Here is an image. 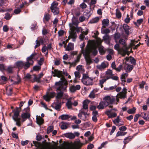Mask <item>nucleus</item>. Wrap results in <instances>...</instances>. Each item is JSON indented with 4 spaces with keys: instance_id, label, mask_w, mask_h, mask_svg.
Listing matches in <instances>:
<instances>
[{
    "instance_id": "55",
    "label": "nucleus",
    "mask_w": 149,
    "mask_h": 149,
    "mask_svg": "<svg viewBox=\"0 0 149 149\" xmlns=\"http://www.w3.org/2000/svg\"><path fill=\"white\" fill-rule=\"evenodd\" d=\"M133 2V0H122V2L124 4H125L127 3H132Z\"/></svg>"
},
{
    "instance_id": "12",
    "label": "nucleus",
    "mask_w": 149,
    "mask_h": 149,
    "mask_svg": "<svg viewBox=\"0 0 149 149\" xmlns=\"http://www.w3.org/2000/svg\"><path fill=\"white\" fill-rule=\"evenodd\" d=\"M58 3L56 1H54L52 3L50 9L54 15L58 14L59 13V9L57 7Z\"/></svg>"
},
{
    "instance_id": "43",
    "label": "nucleus",
    "mask_w": 149,
    "mask_h": 149,
    "mask_svg": "<svg viewBox=\"0 0 149 149\" xmlns=\"http://www.w3.org/2000/svg\"><path fill=\"white\" fill-rule=\"evenodd\" d=\"M43 74L42 72L40 73L38 77H36V76H34V79L36 81H38L40 80V79L43 76Z\"/></svg>"
},
{
    "instance_id": "24",
    "label": "nucleus",
    "mask_w": 149,
    "mask_h": 149,
    "mask_svg": "<svg viewBox=\"0 0 149 149\" xmlns=\"http://www.w3.org/2000/svg\"><path fill=\"white\" fill-rule=\"evenodd\" d=\"M123 28L125 31V33L127 35H129L130 29L127 24H124L123 26Z\"/></svg>"
},
{
    "instance_id": "48",
    "label": "nucleus",
    "mask_w": 149,
    "mask_h": 149,
    "mask_svg": "<svg viewBox=\"0 0 149 149\" xmlns=\"http://www.w3.org/2000/svg\"><path fill=\"white\" fill-rule=\"evenodd\" d=\"M99 51L101 54H103L105 53V51L102 47H99Z\"/></svg>"
},
{
    "instance_id": "62",
    "label": "nucleus",
    "mask_w": 149,
    "mask_h": 149,
    "mask_svg": "<svg viewBox=\"0 0 149 149\" xmlns=\"http://www.w3.org/2000/svg\"><path fill=\"white\" fill-rule=\"evenodd\" d=\"M9 29V28L6 25H5L3 26V30L4 32H7L8 31Z\"/></svg>"
},
{
    "instance_id": "27",
    "label": "nucleus",
    "mask_w": 149,
    "mask_h": 149,
    "mask_svg": "<svg viewBox=\"0 0 149 149\" xmlns=\"http://www.w3.org/2000/svg\"><path fill=\"white\" fill-rule=\"evenodd\" d=\"M74 44L73 43L70 42L68 43L65 50L68 51H70L74 49Z\"/></svg>"
},
{
    "instance_id": "52",
    "label": "nucleus",
    "mask_w": 149,
    "mask_h": 149,
    "mask_svg": "<svg viewBox=\"0 0 149 149\" xmlns=\"http://www.w3.org/2000/svg\"><path fill=\"white\" fill-rule=\"evenodd\" d=\"M131 140V138L129 137H127L124 139L123 141L124 144H126L128 143Z\"/></svg>"
},
{
    "instance_id": "31",
    "label": "nucleus",
    "mask_w": 149,
    "mask_h": 149,
    "mask_svg": "<svg viewBox=\"0 0 149 149\" xmlns=\"http://www.w3.org/2000/svg\"><path fill=\"white\" fill-rule=\"evenodd\" d=\"M99 17H96L91 19L89 22V23L91 24L97 23L99 21Z\"/></svg>"
},
{
    "instance_id": "59",
    "label": "nucleus",
    "mask_w": 149,
    "mask_h": 149,
    "mask_svg": "<svg viewBox=\"0 0 149 149\" xmlns=\"http://www.w3.org/2000/svg\"><path fill=\"white\" fill-rule=\"evenodd\" d=\"M70 90L71 92L72 93L74 92L76 90L75 88V86L73 85L70 88Z\"/></svg>"
},
{
    "instance_id": "51",
    "label": "nucleus",
    "mask_w": 149,
    "mask_h": 149,
    "mask_svg": "<svg viewBox=\"0 0 149 149\" xmlns=\"http://www.w3.org/2000/svg\"><path fill=\"white\" fill-rule=\"evenodd\" d=\"M79 60L80 59L77 57L76 59L75 60L74 62H72L71 64V65H72L74 66L76 65V63L79 61Z\"/></svg>"
},
{
    "instance_id": "42",
    "label": "nucleus",
    "mask_w": 149,
    "mask_h": 149,
    "mask_svg": "<svg viewBox=\"0 0 149 149\" xmlns=\"http://www.w3.org/2000/svg\"><path fill=\"white\" fill-rule=\"evenodd\" d=\"M141 114L143 118L144 119L147 120L149 119V116H148V114L147 113H141Z\"/></svg>"
},
{
    "instance_id": "19",
    "label": "nucleus",
    "mask_w": 149,
    "mask_h": 149,
    "mask_svg": "<svg viewBox=\"0 0 149 149\" xmlns=\"http://www.w3.org/2000/svg\"><path fill=\"white\" fill-rule=\"evenodd\" d=\"M51 17V15L50 14L45 13L44 15V17L43 18V22L45 23V22H48L50 20Z\"/></svg>"
},
{
    "instance_id": "38",
    "label": "nucleus",
    "mask_w": 149,
    "mask_h": 149,
    "mask_svg": "<svg viewBox=\"0 0 149 149\" xmlns=\"http://www.w3.org/2000/svg\"><path fill=\"white\" fill-rule=\"evenodd\" d=\"M42 53H45L46 55L48 54V50L47 48V47L45 45L43 46L42 49Z\"/></svg>"
},
{
    "instance_id": "53",
    "label": "nucleus",
    "mask_w": 149,
    "mask_h": 149,
    "mask_svg": "<svg viewBox=\"0 0 149 149\" xmlns=\"http://www.w3.org/2000/svg\"><path fill=\"white\" fill-rule=\"evenodd\" d=\"M11 16L9 13H6L5 14L4 18L6 20H8L10 18Z\"/></svg>"
},
{
    "instance_id": "3",
    "label": "nucleus",
    "mask_w": 149,
    "mask_h": 149,
    "mask_svg": "<svg viewBox=\"0 0 149 149\" xmlns=\"http://www.w3.org/2000/svg\"><path fill=\"white\" fill-rule=\"evenodd\" d=\"M85 46V43L83 42L80 45V48H81V52L84 56L85 59L87 63H91L92 62V60L90 57L91 53L94 56L96 55L97 53L96 47L95 45L93 44H91L90 45L86 47L85 49H83V48Z\"/></svg>"
},
{
    "instance_id": "9",
    "label": "nucleus",
    "mask_w": 149,
    "mask_h": 149,
    "mask_svg": "<svg viewBox=\"0 0 149 149\" xmlns=\"http://www.w3.org/2000/svg\"><path fill=\"white\" fill-rule=\"evenodd\" d=\"M78 104V102L74 100V98L70 97L67 100L66 105L68 109H72V105L74 107L77 106Z\"/></svg>"
},
{
    "instance_id": "15",
    "label": "nucleus",
    "mask_w": 149,
    "mask_h": 149,
    "mask_svg": "<svg viewBox=\"0 0 149 149\" xmlns=\"http://www.w3.org/2000/svg\"><path fill=\"white\" fill-rule=\"evenodd\" d=\"M112 110V109H111L109 110H107L105 112V114L109 118H115L117 116V113L115 112H113Z\"/></svg>"
},
{
    "instance_id": "41",
    "label": "nucleus",
    "mask_w": 149,
    "mask_h": 149,
    "mask_svg": "<svg viewBox=\"0 0 149 149\" xmlns=\"http://www.w3.org/2000/svg\"><path fill=\"white\" fill-rule=\"evenodd\" d=\"M136 108L134 107L131 109H129L127 111V113L129 114H132L135 113L136 110Z\"/></svg>"
},
{
    "instance_id": "64",
    "label": "nucleus",
    "mask_w": 149,
    "mask_h": 149,
    "mask_svg": "<svg viewBox=\"0 0 149 149\" xmlns=\"http://www.w3.org/2000/svg\"><path fill=\"white\" fill-rule=\"evenodd\" d=\"M123 67V65L122 64H120L119 66L116 68V70L118 72H120L122 69Z\"/></svg>"
},
{
    "instance_id": "58",
    "label": "nucleus",
    "mask_w": 149,
    "mask_h": 149,
    "mask_svg": "<svg viewBox=\"0 0 149 149\" xmlns=\"http://www.w3.org/2000/svg\"><path fill=\"white\" fill-rule=\"evenodd\" d=\"M89 97L90 98L94 99L95 97V94L91 91L89 95Z\"/></svg>"
},
{
    "instance_id": "54",
    "label": "nucleus",
    "mask_w": 149,
    "mask_h": 149,
    "mask_svg": "<svg viewBox=\"0 0 149 149\" xmlns=\"http://www.w3.org/2000/svg\"><path fill=\"white\" fill-rule=\"evenodd\" d=\"M114 48L115 49L118 51L120 53V50L121 48H120V45L116 43L114 46Z\"/></svg>"
},
{
    "instance_id": "50",
    "label": "nucleus",
    "mask_w": 149,
    "mask_h": 149,
    "mask_svg": "<svg viewBox=\"0 0 149 149\" xmlns=\"http://www.w3.org/2000/svg\"><path fill=\"white\" fill-rule=\"evenodd\" d=\"M13 68L9 66L6 69V70L8 73H11L13 72Z\"/></svg>"
},
{
    "instance_id": "37",
    "label": "nucleus",
    "mask_w": 149,
    "mask_h": 149,
    "mask_svg": "<svg viewBox=\"0 0 149 149\" xmlns=\"http://www.w3.org/2000/svg\"><path fill=\"white\" fill-rule=\"evenodd\" d=\"M107 80H108V79H107V78H106L104 79H102L99 80V85L102 88L103 87V84L105 82H106Z\"/></svg>"
},
{
    "instance_id": "2",
    "label": "nucleus",
    "mask_w": 149,
    "mask_h": 149,
    "mask_svg": "<svg viewBox=\"0 0 149 149\" xmlns=\"http://www.w3.org/2000/svg\"><path fill=\"white\" fill-rule=\"evenodd\" d=\"M34 146L38 147H41L43 149H80L83 144L79 142L75 147H70L69 143L65 142L59 146H55L50 143L45 141H43L42 143L38 142L36 141H33Z\"/></svg>"
},
{
    "instance_id": "49",
    "label": "nucleus",
    "mask_w": 149,
    "mask_h": 149,
    "mask_svg": "<svg viewBox=\"0 0 149 149\" xmlns=\"http://www.w3.org/2000/svg\"><path fill=\"white\" fill-rule=\"evenodd\" d=\"M110 32V30L108 29H103L102 31V32L103 34H107L109 33Z\"/></svg>"
},
{
    "instance_id": "39",
    "label": "nucleus",
    "mask_w": 149,
    "mask_h": 149,
    "mask_svg": "<svg viewBox=\"0 0 149 149\" xmlns=\"http://www.w3.org/2000/svg\"><path fill=\"white\" fill-rule=\"evenodd\" d=\"M57 104L55 105L54 108L56 110H58L61 108L62 104L61 102H59V101L57 102Z\"/></svg>"
},
{
    "instance_id": "13",
    "label": "nucleus",
    "mask_w": 149,
    "mask_h": 149,
    "mask_svg": "<svg viewBox=\"0 0 149 149\" xmlns=\"http://www.w3.org/2000/svg\"><path fill=\"white\" fill-rule=\"evenodd\" d=\"M127 89L125 87H124L123 89L121 92H119L117 96L118 98H120L125 99L127 96Z\"/></svg>"
},
{
    "instance_id": "56",
    "label": "nucleus",
    "mask_w": 149,
    "mask_h": 149,
    "mask_svg": "<svg viewBox=\"0 0 149 149\" xmlns=\"http://www.w3.org/2000/svg\"><path fill=\"white\" fill-rule=\"evenodd\" d=\"M17 81H13L12 79H11V81H12L14 82L13 83V84H17L19 83L21 81L20 79L18 76H17Z\"/></svg>"
},
{
    "instance_id": "25",
    "label": "nucleus",
    "mask_w": 149,
    "mask_h": 149,
    "mask_svg": "<svg viewBox=\"0 0 149 149\" xmlns=\"http://www.w3.org/2000/svg\"><path fill=\"white\" fill-rule=\"evenodd\" d=\"M125 59L126 60V62L129 61L131 63L133 64L134 65L136 64V60L133 57L131 56H130L128 57H126L125 58Z\"/></svg>"
},
{
    "instance_id": "7",
    "label": "nucleus",
    "mask_w": 149,
    "mask_h": 149,
    "mask_svg": "<svg viewBox=\"0 0 149 149\" xmlns=\"http://www.w3.org/2000/svg\"><path fill=\"white\" fill-rule=\"evenodd\" d=\"M70 31H69V36H68V39L66 40V42L68 41V40L71 38H72V41H75V39L77 37V35L76 32L75 31V27L74 26L71 25L70 24Z\"/></svg>"
},
{
    "instance_id": "35",
    "label": "nucleus",
    "mask_w": 149,
    "mask_h": 149,
    "mask_svg": "<svg viewBox=\"0 0 149 149\" xmlns=\"http://www.w3.org/2000/svg\"><path fill=\"white\" fill-rule=\"evenodd\" d=\"M143 19L141 18L139 19H137L136 22H134V24L137 27L139 26L143 22Z\"/></svg>"
},
{
    "instance_id": "57",
    "label": "nucleus",
    "mask_w": 149,
    "mask_h": 149,
    "mask_svg": "<svg viewBox=\"0 0 149 149\" xmlns=\"http://www.w3.org/2000/svg\"><path fill=\"white\" fill-rule=\"evenodd\" d=\"M103 38L104 40L109 41L110 37L108 35L106 34L103 37Z\"/></svg>"
},
{
    "instance_id": "18",
    "label": "nucleus",
    "mask_w": 149,
    "mask_h": 149,
    "mask_svg": "<svg viewBox=\"0 0 149 149\" xmlns=\"http://www.w3.org/2000/svg\"><path fill=\"white\" fill-rule=\"evenodd\" d=\"M72 23L69 24V26H70V24H71V25H74L77 26L79 24V22L77 19L74 17H73L72 19Z\"/></svg>"
},
{
    "instance_id": "61",
    "label": "nucleus",
    "mask_w": 149,
    "mask_h": 149,
    "mask_svg": "<svg viewBox=\"0 0 149 149\" xmlns=\"http://www.w3.org/2000/svg\"><path fill=\"white\" fill-rule=\"evenodd\" d=\"M41 69V67L40 66L36 65L34 66L33 68V69L35 71H38L40 70Z\"/></svg>"
},
{
    "instance_id": "1",
    "label": "nucleus",
    "mask_w": 149,
    "mask_h": 149,
    "mask_svg": "<svg viewBox=\"0 0 149 149\" xmlns=\"http://www.w3.org/2000/svg\"><path fill=\"white\" fill-rule=\"evenodd\" d=\"M52 75L54 77H57L58 78L61 77L60 81L56 82L55 83V88L56 91H59L56 97L57 102H58L59 99H61L63 97V93L62 91H65L67 87V82L66 79L63 77L61 71L55 69L54 71H52Z\"/></svg>"
},
{
    "instance_id": "44",
    "label": "nucleus",
    "mask_w": 149,
    "mask_h": 149,
    "mask_svg": "<svg viewBox=\"0 0 149 149\" xmlns=\"http://www.w3.org/2000/svg\"><path fill=\"white\" fill-rule=\"evenodd\" d=\"M17 48V46L16 47H15L13 44H8L7 46V49H14Z\"/></svg>"
},
{
    "instance_id": "34",
    "label": "nucleus",
    "mask_w": 149,
    "mask_h": 149,
    "mask_svg": "<svg viewBox=\"0 0 149 149\" xmlns=\"http://www.w3.org/2000/svg\"><path fill=\"white\" fill-rule=\"evenodd\" d=\"M134 68V66L132 65H128L125 70H126L127 72H131Z\"/></svg>"
},
{
    "instance_id": "11",
    "label": "nucleus",
    "mask_w": 149,
    "mask_h": 149,
    "mask_svg": "<svg viewBox=\"0 0 149 149\" xmlns=\"http://www.w3.org/2000/svg\"><path fill=\"white\" fill-rule=\"evenodd\" d=\"M78 116L79 118L84 121L87 120L88 119L89 114L87 112H85L82 109H81L79 111Z\"/></svg>"
},
{
    "instance_id": "40",
    "label": "nucleus",
    "mask_w": 149,
    "mask_h": 149,
    "mask_svg": "<svg viewBox=\"0 0 149 149\" xmlns=\"http://www.w3.org/2000/svg\"><path fill=\"white\" fill-rule=\"evenodd\" d=\"M24 62L22 61H19L17 62L16 63V65L19 68H23Z\"/></svg>"
},
{
    "instance_id": "26",
    "label": "nucleus",
    "mask_w": 149,
    "mask_h": 149,
    "mask_svg": "<svg viewBox=\"0 0 149 149\" xmlns=\"http://www.w3.org/2000/svg\"><path fill=\"white\" fill-rule=\"evenodd\" d=\"M106 75H107L106 78L107 79H111V77L113 76V74L111 70L109 69L106 72Z\"/></svg>"
},
{
    "instance_id": "32",
    "label": "nucleus",
    "mask_w": 149,
    "mask_h": 149,
    "mask_svg": "<svg viewBox=\"0 0 149 149\" xmlns=\"http://www.w3.org/2000/svg\"><path fill=\"white\" fill-rule=\"evenodd\" d=\"M65 137L70 139H73L75 137L74 134L72 133H69L65 134Z\"/></svg>"
},
{
    "instance_id": "28",
    "label": "nucleus",
    "mask_w": 149,
    "mask_h": 149,
    "mask_svg": "<svg viewBox=\"0 0 149 149\" xmlns=\"http://www.w3.org/2000/svg\"><path fill=\"white\" fill-rule=\"evenodd\" d=\"M128 76V74L127 73H124L121 75L120 79L123 83H125L126 81V78Z\"/></svg>"
},
{
    "instance_id": "5",
    "label": "nucleus",
    "mask_w": 149,
    "mask_h": 149,
    "mask_svg": "<svg viewBox=\"0 0 149 149\" xmlns=\"http://www.w3.org/2000/svg\"><path fill=\"white\" fill-rule=\"evenodd\" d=\"M119 42L123 46L122 47L120 50V54L123 56H125L128 53V49L125 41L123 39H120L119 41Z\"/></svg>"
},
{
    "instance_id": "63",
    "label": "nucleus",
    "mask_w": 149,
    "mask_h": 149,
    "mask_svg": "<svg viewBox=\"0 0 149 149\" xmlns=\"http://www.w3.org/2000/svg\"><path fill=\"white\" fill-rule=\"evenodd\" d=\"M44 61V59L43 58H41L38 61V64L40 66L42 64L43 62Z\"/></svg>"
},
{
    "instance_id": "10",
    "label": "nucleus",
    "mask_w": 149,
    "mask_h": 149,
    "mask_svg": "<svg viewBox=\"0 0 149 149\" xmlns=\"http://www.w3.org/2000/svg\"><path fill=\"white\" fill-rule=\"evenodd\" d=\"M21 117L22 118L21 124L22 123L25 121L27 119L30 117V112L29 109L26 108L24 110V112L21 114Z\"/></svg>"
},
{
    "instance_id": "16",
    "label": "nucleus",
    "mask_w": 149,
    "mask_h": 149,
    "mask_svg": "<svg viewBox=\"0 0 149 149\" xmlns=\"http://www.w3.org/2000/svg\"><path fill=\"white\" fill-rule=\"evenodd\" d=\"M108 65L109 64L107 62L104 61L102 62L100 65H97L96 67L98 70H102L107 67Z\"/></svg>"
},
{
    "instance_id": "23",
    "label": "nucleus",
    "mask_w": 149,
    "mask_h": 149,
    "mask_svg": "<svg viewBox=\"0 0 149 149\" xmlns=\"http://www.w3.org/2000/svg\"><path fill=\"white\" fill-rule=\"evenodd\" d=\"M113 123L117 126H119L123 125V124L121 123L122 122L121 120L120 119L119 116H118L116 118L113 120Z\"/></svg>"
},
{
    "instance_id": "33",
    "label": "nucleus",
    "mask_w": 149,
    "mask_h": 149,
    "mask_svg": "<svg viewBox=\"0 0 149 149\" xmlns=\"http://www.w3.org/2000/svg\"><path fill=\"white\" fill-rule=\"evenodd\" d=\"M36 121L38 124L41 125L43 124V120L39 116V117L36 118Z\"/></svg>"
},
{
    "instance_id": "36",
    "label": "nucleus",
    "mask_w": 149,
    "mask_h": 149,
    "mask_svg": "<svg viewBox=\"0 0 149 149\" xmlns=\"http://www.w3.org/2000/svg\"><path fill=\"white\" fill-rule=\"evenodd\" d=\"M0 80L3 84H5L8 80L7 78L4 76H1Z\"/></svg>"
},
{
    "instance_id": "6",
    "label": "nucleus",
    "mask_w": 149,
    "mask_h": 149,
    "mask_svg": "<svg viewBox=\"0 0 149 149\" xmlns=\"http://www.w3.org/2000/svg\"><path fill=\"white\" fill-rule=\"evenodd\" d=\"M36 54V53H33L29 57L27 58V62L24 63L23 65V68H24L27 69L29 67L30 65H32L33 64V60L35 58V57Z\"/></svg>"
},
{
    "instance_id": "17",
    "label": "nucleus",
    "mask_w": 149,
    "mask_h": 149,
    "mask_svg": "<svg viewBox=\"0 0 149 149\" xmlns=\"http://www.w3.org/2000/svg\"><path fill=\"white\" fill-rule=\"evenodd\" d=\"M103 100H104V101L105 103L107 102L108 104V106L109 104H112L115 100L113 98H111L110 96H107L104 97Z\"/></svg>"
},
{
    "instance_id": "14",
    "label": "nucleus",
    "mask_w": 149,
    "mask_h": 149,
    "mask_svg": "<svg viewBox=\"0 0 149 149\" xmlns=\"http://www.w3.org/2000/svg\"><path fill=\"white\" fill-rule=\"evenodd\" d=\"M56 95L55 92H52L48 93L46 95L43 96V98L47 101H49L51 98H53Z\"/></svg>"
},
{
    "instance_id": "4",
    "label": "nucleus",
    "mask_w": 149,
    "mask_h": 149,
    "mask_svg": "<svg viewBox=\"0 0 149 149\" xmlns=\"http://www.w3.org/2000/svg\"><path fill=\"white\" fill-rule=\"evenodd\" d=\"M21 111V109L18 107H17L13 111V112L14 113L13 118L15 121L16 122V125L18 127H20L21 126V118H20L18 117Z\"/></svg>"
},
{
    "instance_id": "20",
    "label": "nucleus",
    "mask_w": 149,
    "mask_h": 149,
    "mask_svg": "<svg viewBox=\"0 0 149 149\" xmlns=\"http://www.w3.org/2000/svg\"><path fill=\"white\" fill-rule=\"evenodd\" d=\"M71 117V116L69 114H62L60 116L59 118L63 120H70V118Z\"/></svg>"
},
{
    "instance_id": "60",
    "label": "nucleus",
    "mask_w": 149,
    "mask_h": 149,
    "mask_svg": "<svg viewBox=\"0 0 149 149\" xmlns=\"http://www.w3.org/2000/svg\"><path fill=\"white\" fill-rule=\"evenodd\" d=\"M74 75L75 77L77 78H79L80 77V73L78 71L75 72H74Z\"/></svg>"
},
{
    "instance_id": "47",
    "label": "nucleus",
    "mask_w": 149,
    "mask_h": 149,
    "mask_svg": "<svg viewBox=\"0 0 149 149\" xmlns=\"http://www.w3.org/2000/svg\"><path fill=\"white\" fill-rule=\"evenodd\" d=\"M127 134L126 132H118L116 134V136H123Z\"/></svg>"
},
{
    "instance_id": "30",
    "label": "nucleus",
    "mask_w": 149,
    "mask_h": 149,
    "mask_svg": "<svg viewBox=\"0 0 149 149\" xmlns=\"http://www.w3.org/2000/svg\"><path fill=\"white\" fill-rule=\"evenodd\" d=\"M109 22V21L108 19H103L102 22V24L103 25V27L105 28L106 26H108Z\"/></svg>"
},
{
    "instance_id": "45",
    "label": "nucleus",
    "mask_w": 149,
    "mask_h": 149,
    "mask_svg": "<svg viewBox=\"0 0 149 149\" xmlns=\"http://www.w3.org/2000/svg\"><path fill=\"white\" fill-rule=\"evenodd\" d=\"M62 124L61 125V128L62 130H65L67 129L68 127L67 124L63 122H62Z\"/></svg>"
},
{
    "instance_id": "8",
    "label": "nucleus",
    "mask_w": 149,
    "mask_h": 149,
    "mask_svg": "<svg viewBox=\"0 0 149 149\" xmlns=\"http://www.w3.org/2000/svg\"><path fill=\"white\" fill-rule=\"evenodd\" d=\"M95 78L89 77L88 76H84L81 79V81L86 86H91L94 83L93 79Z\"/></svg>"
},
{
    "instance_id": "22",
    "label": "nucleus",
    "mask_w": 149,
    "mask_h": 149,
    "mask_svg": "<svg viewBox=\"0 0 149 149\" xmlns=\"http://www.w3.org/2000/svg\"><path fill=\"white\" fill-rule=\"evenodd\" d=\"M89 103V102L88 100H84L82 103V108L81 109H82L83 110L84 109L88 111V104Z\"/></svg>"
},
{
    "instance_id": "46",
    "label": "nucleus",
    "mask_w": 149,
    "mask_h": 149,
    "mask_svg": "<svg viewBox=\"0 0 149 149\" xmlns=\"http://www.w3.org/2000/svg\"><path fill=\"white\" fill-rule=\"evenodd\" d=\"M85 17L83 15L80 16L79 18V22H84L85 21Z\"/></svg>"
},
{
    "instance_id": "29",
    "label": "nucleus",
    "mask_w": 149,
    "mask_h": 149,
    "mask_svg": "<svg viewBox=\"0 0 149 149\" xmlns=\"http://www.w3.org/2000/svg\"><path fill=\"white\" fill-rule=\"evenodd\" d=\"M12 88L10 86H8L6 88V93L7 95L9 96L11 95L12 93Z\"/></svg>"
},
{
    "instance_id": "21",
    "label": "nucleus",
    "mask_w": 149,
    "mask_h": 149,
    "mask_svg": "<svg viewBox=\"0 0 149 149\" xmlns=\"http://www.w3.org/2000/svg\"><path fill=\"white\" fill-rule=\"evenodd\" d=\"M107 106L108 104L107 102L105 103L104 101H102L100 102L97 107L99 109H103L104 107H106Z\"/></svg>"
}]
</instances>
